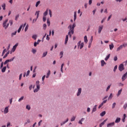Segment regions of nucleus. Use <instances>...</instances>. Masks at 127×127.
<instances>
[{
    "label": "nucleus",
    "instance_id": "f257e3e1",
    "mask_svg": "<svg viewBox=\"0 0 127 127\" xmlns=\"http://www.w3.org/2000/svg\"><path fill=\"white\" fill-rule=\"evenodd\" d=\"M75 27H76V24L75 23H73L72 25H69L68 27V29H69L68 35H69L70 38L72 37V34H74V28H75Z\"/></svg>",
    "mask_w": 127,
    "mask_h": 127
},
{
    "label": "nucleus",
    "instance_id": "f03ea898",
    "mask_svg": "<svg viewBox=\"0 0 127 127\" xmlns=\"http://www.w3.org/2000/svg\"><path fill=\"white\" fill-rule=\"evenodd\" d=\"M7 21H8V19H6L2 24V26L4 28V29H6L9 26V24L8 23Z\"/></svg>",
    "mask_w": 127,
    "mask_h": 127
},
{
    "label": "nucleus",
    "instance_id": "7ed1b4c3",
    "mask_svg": "<svg viewBox=\"0 0 127 127\" xmlns=\"http://www.w3.org/2000/svg\"><path fill=\"white\" fill-rule=\"evenodd\" d=\"M119 70L120 72H122L123 70H125V66H124V64H121L119 66Z\"/></svg>",
    "mask_w": 127,
    "mask_h": 127
},
{
    "label": "nucleus",
    "instance_id": "20e7f679",
    "mask_svg": "<svg viewBox=\"0 0 127 127\" xmlns=\"http://www.w3.org/2000/svg\"><path fill=\"white\" fill-rule=\"evenodd\" d=\"M78 47H80V49H82L84 47V43H81V41H80L77 44Z\"/></svg>",
    "mask_w": 127,
    "mask_h": 127
},
{
    "label": "nucleus",
    "instance_id": "39448f33",
    "mask_svg": "<svg viewBox=\"0 0 127 127\" xmlns=\"http://www.w3.org/2000/svg\"><path fill=\"white\" fill-rule=\"evenodd\" d=\"M127 72L122 76V79L123 82H124V81H125V80L127 79Z\"/></svg>",
    "mask_w": 127,
    "mask_h": 127
},
{
    "label": "nucleus",
    "instance_id": "423d86ee",
    "mask_svg": "<svg viewBox=\"0 0 127 127\" xmlns=\"http://www.w3.org/2000/svg\"><path fill=\"white\" fill-rule=\"evenodd\" d=\"M104 27V26L101 25L98 28V33H101L102 32V30H103V28Z\"/></svg>",
    "mask_w": 127,
    "mask_h": 127
},
{
    "label": "nucleus",
    "instance_id": "0eeeda50",
    "mask_svg": "<svg viewBox=\"0 0 127 127\" xmlns=\"http://www.w3.org/2000/svg\"><path fill=\"white\" fill-rule=\"evenodd\" d=\"M115 126V122L109 123L107 125V127H113Z\"/></svg>",
    "mask_w": 127,
    "mask_h": 127
},
{
    "label": "nucleus",
    "instance_id": "6e6552de",
    "mask_svg": "<svg viewBox=\"0 0 127 127\" xmlns=\"http://www.w3.org/2000/svg\"><path fill=\"white\" fill-rule=\"evenodd\" d=\"M8 113V107H6L5 108L4 110V114H7Z\"/></svg>",
    "mask_w": 127,
    "mask_h": 127
},
{
    "label": "nucleus",
    "instance_id": "1a4fd4ad",
    "mask_svg": "<svg viewBox=\"0 0 127 127\" xmlns=\"http://www.w3.org/2000/svg\"><path fill=\"white\" fill-rule=\"evenodd\" d=\"M81 92H82V88H79L77 94V96H80V95H81Z\"/></svg>",
    "mask_w": 127,
    "mask_h": 127
},
{
    "label": "nucleus",
    "instance_id": "9d476101",
    "mask_svg": "<svg viewBox=\"0 0 127 127\" xmlns=\"http://www.w3.org/2000/svg\"><path fill=\"white\" fill-rule=\"evenodd\" d=\"M109 47H110V50H113V49H114V47H115V46H114V44L111 43V45H109Z\"/></svg>",
    "mask_w": 127,
    "mask_h": 127
},
{
    "label": "nucleus",
    "instance_id": "9b49d317",
    "mask_svg": "<svg viewBox=\"0 0 127 127\" xmlns=\"http://www.w3.org/2000/svg\"><path fill=\"white\" fill-rule=\"evenodd\" d=\"M76 19H77V12L75 11L74 12V19H73L74 21H75Z\"/></svg>",
    "mask_w": 127,
    "mask_h": 127
},
{
    "label": "nucleus",
    "instance_id": "f8f14e48",
    "mask_svg": "<svg viewBox=\"0 0 127 127\" xmlns=\"http://www.w3.org/2000/svg\"><path fill=\"white\" fill-rule=\"evenodd\" d=\"M106 122H107V120H104L101 124H100L99 127H103V125L106 124Z\"/></svg>",
    "mask_w": 127,
    "mask_h": 127
},
{
    "label": "nucleus",
    "instance_id": "ddd939ff",
    "mask_svg": "<svg viewBox=\"0 0 127 127\" xmlns=\"http://www.w3.org/2000/svg\"><path fill=\"white\" fill-rule=\"evenodd\" d=\"M49 10V9H46V11L43 14L44 16H46V15H47V14H48Z\"/></svg>",
    "mask_w": 127,
    "mask_h": 127
},
{
    "label": "nucleus",
    "instance_id": "4468645a",
    "mask_svg": "<svg viewBox=\"0 0 127 127\" xmlns=\"http://www.w3.org/2000/svg\"><path fill=\"white\" fill-rule=\"evenodd\" d=\"M17 46H18V44H16L12 48V50H13V51H15V49H16V47H17Z\"/></svg>",
    "mask_w": 127,
    "mask_h": 127
},
{
    "label": "nucleus",
    "instance_id": "2eb2a0df",
    "mask_svg": "<svg viewBox=\"0 0 127 127\" xmlns=\"http://www.w3.org/2000/svg\"><path fill=\"white\" fill-rule=\"evenodd\" d=\"M120 122H121L120 118H117L115 121L116 124H118V123H120Z\"/></svg>",
    "mask_w": 127,
    "mask_h": 127
},
{
    "label": "nucleus",
    "instance_id": "dca6fc26",
    "mask_svg": "<svg viewBox=\"0 0 127 127\" xmlns=\"http://www.w3.org/2000/svg\"><path fill=\"white\" fill-rule=\"evenodd\" d=\"M123 46H122V45L119 47L117 49V52H119V51H120V50H121V49H123Z\"/></svg>",
    "mask_w": 127,
    "mask_h": 127
},
{
    "label": "nucleus",
    "instance_id": "f3484780",
    "mask_svg": "<svg viewBox=\"0 0 127 127\" xmlns=\"http://www.w3.org/2000/svg\"><path fill=\"white\" fill-rule=\"evenodd\" d=\"M97 111V105L94 106L92 109V113H94Z\"/></svg>",
    "mask_w": 127,
    "mask_h": 127
},
{
    "label": "nucleus",
    "instance_id": "a211bd4d",
    "mask_svg": "<svg viewBox=\"0 0 127 127\" xmlns=\"http://www.w3.org/2000/svg\"><path fill=\"white\" fill-rule=\"evenodd\" d=\"M5 70H6V66H4L1 69V72L2 73H4L5 72Z\"/></svg>",
    "mask_w": 127,
    "mask_h": 127
},
{
    "label": "nucleus",
    "instance_id": "6ab92c4d",
    "mask_svg": "<svg viewBox=\"0 0 127 127\" xmlns=\"http://www.w3.org/2000/svg\"><path fill=\"white\" fill-rule=\"evenodd\" d=\"M23 27V25H21L20 27L19 28L18 30V33H19V32H20V31H21V29L22 28V27Z\"/></svg>",
    "mask_w": 127,
    "mask_h": 127
},
{
    "label": "nucleus",
    "instance_id": "aec40b11",
    "mask_svg": "<svg viewBox=\"0 0 127 127\" xmlns=\"http://www.w3.org/2000/svg\"><path fill=\"white\" fill-rule=\"evenodd\" d=\"M111 56V54H109L105 59V61H108L109 60V58H110Z\"/></svg>",
    "mask_w": 127,
    "mask_h": 127
},
{
    "label": "nucleus",
    "instance_id": "412c9836",
    "mask_svg": "<svg viewBox=\"0 0 127 127\" xmlns=\"http://www.w3.org/2000/svg\"><path fill=\"white\" fill-rule=\"evenodd\" d=\"M126 118H127V115L126 114H124L123 118L122 119L123 123H125V120H126Z\"/></svg>",
    "mask_w": 127,
    "mask_h": 127
},
{
    "label": "nucleus",
    "instance_id": "4be33fe9",
    "mask_svg": "<svg viewBox=\"0 0 127 127\" xmlns=\"http://www.w3.org/2000/svg\"><path fill=\"white\" fill-rule=\"evenodd\" d=\"M1 7H2L3 10H5V3H3L1 5Z\"/></svg>",
    "mask_w": 127,
    "mask_h": 127
},
{
    "label": "nucleus",
    "instance_id": "5701e85b",
    "mask_svg": "<svg viewBox=\"0 0 127 127\" xmlns=\"http://www.w3.org/2000/svg\"><path fill=\"white\" fill-rule=\"evenodd\" d=\"M106 115V111H103L100 114L101 117H104Z\"/></svg>",
    "mask_w": 127,
    "mask_h": 127
},
{
    "label": "nucleus",
    "instance_id": "b1692460",
    "mask_svg": "<svg viewBox=\"0 0 127 127\" xmlns=\"http://www.w3.org/2000/svg\"><path fill=\"white\" fill-rule=\"evenodd\" d=\"M68 121H69V119L67 118V119L63 123H61V126H63L64 125H65V124H66V123H67V122H68Z\"/></svg>",
    "mask_w": 127,
    "mask_h": 127
},
{
    "label": "nucleus",
    "instance_id": "393cba45",
    "mask_svg": "<svg viewBox=\"0 0 127 127\" xmlns=\"http://www.w3.org/2000/svg\"><path fill=\"white\" fill-rule=\"evenodd\" d=\"M68 35H67L66 36V38H65V42H64V44H67V42H68Z\"/></svg>",
    "mask_w": 127,
    "mask_h": 127
},
{
    "label": "nucleus",
    "instance_id": "a878e982",
    "mask_svg": "<svg viewBox=\"0 0 127 127\" xmlns=\"http://www.w3.org/2000/svg\"><path fill=\"white\" fill-rule=\"evenodd\" d=\"M39 12H40V11H38L36 12L35 15H37V18H38V17L39 16Z\"/></svg>",
    "mask_w": 127,
    "mask_h": 127
},
{
    "label": "nucleus",
    "instance_id": "bb28decb",
    "mask_svg": "<svg viewBox=\"0 0 127 127\" xmlns=\"http://www.w3.org/2000/svg\"><path fill=\"white\" fill-rule=\"evenodd\" d=\"M105 64H106V62H105V61L104 60L101 61V66L102 67L104 66V65H105Z\"/></svg>",
    "mask_w": 127,
    "mask_h": 127
},
{
    "label": "nucleus",
    "instance_id": "cd10ccee",
    "mask_svg": "<svg viewBox=\"0 0 127 127\" xmlns=\"http://www.w3.org/2000/svg\"><path fill=\"white\" fill-rule=\"evenodd\" d=\"M84 38V42L85 43H87V42H88V39L87 38V36H85Z\"/></svg>",
    "mask_w": 127,
    "mask_h": 127
},
{
    "label": "nucleus",
    "instance_id": "c85d7f7f",
    "mask_svg": "<svg viewBox=\"0 0 127 127\" xmlns=\"http://www.w3.org/2000/svg\"><path fill=\"white\" fill-rule=\"evenodd\" d=\"M122 89L119 90L118 94H117V97H119V96H120L121 94H122Z\"/></svg>",
    "mask_w": 127,
    "mask_h": 127
},
{
    "label": "nucleus",
    "instance_id": "c756f323",
    "mask_svg": "<svg viewBox=\"0 0 127 127\" xmlns=\"http://www.w3.org/2000/svg\"><path fill=\"white\" fill-rule=\"evenodd\" d=\"M32 38H33L34 40H36V38H37V35H34L32 36Z\"/></svg>",
    "mask_w": 127,
    "mask_h": 127
},
{
    "label": "nucleus",
    "instance_id": "7c9ffc66",
    "mask_svg": "<svg viewBox=\"0 0 127 127\" xmlns=\"http://www.w3.org/2000/svg\"><path fill=\"white\" fill-rule=\"evenodd\" d=\"M26 109L27 110H28V111H30V109H31V108L30 107V105H27L26 106Z\"/></svg>",
    "mask_w": 127,
    "mask_h": 127
},
{
    "label": "nucleus",
    "instance_id": "2f4dec72",
    "mask_svg": "<svg viewBox=\"0 0 127 127\" xmlns=\"http://www.w3.org/2000/svg\"><path fill=\"white\" fill-rule=\"evenodd\" d=\"M40 4V0L38 1L36 3V7H37L38 5Z\"/></svg>",
    "mask_w": 127,
    "mask_h": 127
},
{
    "label": "nucleus",
    "instance_id": "473e14b6",
    "mask_svg": "<svg viewBox=\"0 0 127 127\" xmlns=\"http://www.w3.org/2000/svg\"><path fill=\"white\" fill-rule=\"evenodd\" d=\"M112 98H113V93H111L108 98V100H111Z\"/></svg>",
    "mask_w": 127,
    "mask_h": 127
},
{
    "label": "nucleus",
    "instance_id": "72a5a7b5",
    "mask_svg": "<svg viewBox=\"0 0 127 127\" xmlns=\"http://www.w3.org/2000/svg\"><path fill=\"white\" fill-rule=\"evenodd\" d=\"M75 119H76V117L73 116L72 118H71L70 121L71 122H74V121H75Z\"/></svg>",
    "mask_w": 127,
    "mask_h": 127
},
{
    "label": "nucleus",
    "instance_id": "f704fd0d",
    "mask_svg": "<svg viewBox=\"0 0 127 127\" xmlns=\"http://www.w3.org/2000/svg\"><path fill=\"white\" fill-rule=\"evenodd\" d=\"M14 60V57L9 60H7V61L8 62H11V61H13Z\"/></svg>",
    "mask_w": 127,
    "mask_h": 127
},
{
    "label": "nucleus",
    "instance_id": "c9c22d12",
    "mask_svg": "<svg viewBox=\"0 0 127 127\" xmlns=\"http://www.w3.org/2000/svg\"><path fill=\"white\" fill-rule=\"evenodd\" d=\"M5 52H6V49H4L3 50L2 53V56H3V55H4V53H5Z\"/></svg>",
    "mask_w": 127,
    "mask_h": 127
},
{
    "label": "nucleus",
    "instance_id": "e433bc0d",
    "mask_svg": "<svg viewBox=\"0 0 127 127\" xmlns=\"http://www.w3.org/2000/svg\"><path fill=\"white\" fill-rule=\"evenodd\" d=\"M47 53H48V52H46L45 53H43L42 57H45V56H46V55H47Z\"/></svg>",
    "mask_w": 127,
    "mask_h": 127
},
{
    "label": "nucleus",
    "instance_id": "4c0bfd02",
    "mask_svg": "<svg viewBox=\"0 0 127 127\" xmlns=\"http://www.w3.org/2000/svg\"><path fill=\"white\" fill-rule=\"evenodd\" d=\"M63 66H64V64H63L61 65V71L62 73H63Z\"/></svg>",
    "mask_w": 127,
    "mask_h": 127
},
{
    "label": "nucleus",
    "instance_id": "58836bf2",
    "mask_svg": "<svg viewBox=\"0 0 127 127\" xmlns=\"http://www.w3.org/2000/svg\"><path fill=\"white\" fill-rule=\"evenodd\" d=\"M63 66H64V64H63L61 65V71L62 73H63Z\"/></svg>",
    "mask_w": 127,
    "mask_h": 127
},
{
    "label": "nucleus",
    "instance_id": "ea45409f",
    "mask_svg": "<svg viewBox=\"0 0 127 127\" xmlns=\"http://www.w3.org/2000/svg\"><path fill=\"white\" fill-rule=\"evenodd\" d=\"M49 14L50 15V17H52V12L51 11V10L49 9Z\"/></svg>",
    "mask_w": 127,
    "mask_h": 127
},
{
    "label": "nucleus",
    "instance_id": "a19ab883",
    "mask_svg": "<svg viewBox=\"0 0 127 127\" xmlns=\"http://www.w3.org/2000/svg\"><path fill=\"white\" fill-rule=\"evenodd\" d=\"M23 98H24V97L23 96H22L21 98H20L18 100V102H21V101L23 100Z\"/></svg>",
    "mask_w": 127,
    "mask_h": 127
},
{
    "label": "nucleus",
    "instance_id": "79ce46f5",
    "mask_svg": "<svg viewBox=\"0 0 127 127\" xmlns=\"http://www.w3.org/2000/svg\"><path fill=\"white\" fill-rule=\"evenodd\" d=\"M43 26L44 30H45V29H46V27H47V25H46V24H44Z\"/></svg>",
    "mask_w": 127,
    "mask_h": 127
},
{
    "label": "nucleus",
    "instance_id": "37998d69",
    "mask_svg": "<svg viewBox=\"0 0 127 127\" xmlns=\"http://www.w3.org/2000/svg\"><path fill=\"white\" fill-rule=\"evenodd\" d=\"M46 77V75H45L43 76L42 78L43 82H44V80H45Z\"/></svg>",
    "mask_w": 127,
    "mask_h": 127
},
{
    "label": "nucleus",
    "instance_id": "c03bdc74",
    "mask_svg": "<svg viewBox=\"0 0 127 127\" xmlns=\"http://www.w3.org/2000/svg\"><path fill=\"white\" fill-rule=\"evenodd\" d=\"M123 107H124V109L126 110V109H127V103H125Z\"/></svg>",
    "mask_w": 127,
    "mask_h": 127
},
{
    "label": "nucleus",
    "instance_id": "a18cd8bd",
    "mask_svg": "<svg viewBox=\"0 0 127 127\" xmlns=\"http://www.w3.org/2000/svg\"><path fill=\"white\" fill-rule=\"evenodd\" d=\"M32 52H33V54H35L36 53V50L35 49H33L32 50Z\"/></svg>",
    "mask_w": 127,
    "mask_h": 127
},
{
    "label": "nucleus",
    "instance_id": "49530a36",
    "mask_svg": "<svg viewBox=\"0 0 127 127\" xmlns=\"http://www.w3.org/2000/svg\"><path fill=\"white\" fill-rule=\"evenodd\" d=\"M29 123H30V120L29 119H28V120H27V122H26V123H25V125H26V124H29Z\"/></svg>",
    "mask_w": 127,
    "mask_h": 127
},
{
    "label": "nucleus",
    "instance_id": "de8ad7c7",
    "mask_svg": "<svg viewBox=\"0 0 127 127\" xmlns=\"http://www.w3.org/2000/svg\"><path fill=\"white\" fill-rule=\"evenodd\" d=\"M38 91H39V89L36 88L35 89H34V93H37V92H38Z\"/></svg>",
    "mask_w": 127,
    "mask_h": 127
},
{
    "label": "nucleus",
    "instance_id": "09e8293b",
    "mask_svg": "<svg viewBox=\"0 0 127 127\" xmlns=\"http://www.w3.org/2000/svg\"><path fill=\"white\" fill-rule=\"evenodd\" d=\"M17 32L16 31L14 32V33H12L11 34V36H13V35H16Z\"/></svg>",
    "mask_w": 127,
    "mask_h": 127
},
{
    "label": "nucleus",
    "instance_id": "8fccbe9b",
    "mask_svg": "<svg viewBox=\"0 0 127 127\" xmlns=\"http://www.w3.org/2000/svg\"><path fill=\"white\" fill-rule=\"evenodd\" d=\"M27 29H28V25L26 26V27L25 28V32H26V31H27Z\"/></svg>",
    "mask_w": 127,
    "mask_h": 127
},
{
    "label": "nucleus",
    "instance_id": "3c124183",
    "mask_svg": "<svg viewBox=\"0 0 127 127\" xmlns=\"http://www.w3.org/2000/svg\"><path fill=\"white\" fill-rule=\"evenodd\" d=\"M117 68H118V65H116V66L114 67V72H116V70H117Z\"/></svg>",
    "mask_w": 127,
    "mask_h": 127
},
{
    "label": "nucleus",
    "instance_id": "603ef678",
    "mask_svg": "<svg viewBox=\"0 0 127 127\" xmlns=\"http://www.w3.org/2000/svg\"><path fill=\"white\" fill-rule=\"evenodd\" d=\"M43 20L45 22V21H46V16H43Z\"/></svg>",
    "mask_w": 127,
    "mask_h": 127
},
{
    "label": "nucleus",
    "instance_id": "864d4df0",
    "mask_svg": "<svg viewBox=\"0 0 127 127\" xmlns=\"http://www.w3.org/2000/svg\"><path fill=\"white\" fill-rule=\"evenodd\" d=\"M110 88H111V85H109L106 89V91L108 92V91H109V90H110Z\"/></svg>",
    "mask_w": 127,
    "mask_h": 127
},
{
    "label": "nucleus",
    "instance_id": "5fc2aeb1",
    "mask_svg": "<svg viewBox=\"0 0 127 127\" xmlns=\"http://www.w3.org/2000/svg\"><path fill=\"white\" fill-rule=\"evenodd\" d=\"M104 106V104L103 103H101L98 107V109H100V108H102Z\"/></svg>",
    "mask_w": 127,
    "mask_h": 127
},
{
    "label": "nucleus",
    "instance_id": "6e6d98bb",
    "mask_svg": "<svg viewBox=\"0 0 127 127\" xmlns=\"http://www.w3.org/2000/svg\"><path fill=\"white\" fill-rule=\"evenodd\" d=\"M115 107H116V103H114L112 105V109H115Z\"/></svg>",
    "mask_w": 127,
    "mask_h": 127
},
{
    "label": "nucleus",
    "instance_id": "4d7b16f0",
    "mask_svg": "<svg viewBox=\"0 0 127 127\" xmlns=\"http://www.w3.org/2000/svg\"><path fill=\"white\" fill-rule=\"evenodd\" d=\"M119 87H123L124 86V84H123L122 83H120L119 84Z\"/></svg>",
    "mask_w": 127,
    "mask_h": 127
},
{
    "label": "nucleus",
    "instance_id": "13d9d810",
    "mask_svg": "<svg viewBox=\"0 0 127 127\" xmlns=\"http://www.w3.org/2000/svg\"><path fill=\"white\" fill-rule=\"evenodd\" d=\"M63 52H61L60 55H62V56L60 57V58H62V57H63Z\"/></svg>",
    "mask_w": 127,
    "mask_h": 127
},
{
    "label": "nucleus",
    "instance_id": "bf43d9fd",
    "mask_svg": "<svg viewBox=\"0 0 127 127\" xmlns=\"http://www.w3.org/2000/svg\"><path fill=\"white\" fill-rule=\"evenodd\" d=\"M22 77V73H21V74L19 75V80H21Z\"/></svg>",
    "mask_w": 127,
    "mask_h": 127
},
{
    "label": "nucleus",
    "instance_id": "052dcab7",
    "mask_svg": "<svg viewBox=\"0 0 127 127\" xmlns=\"http://www.w3.org/2000/svg\"><path fill=\"white\" fill-rule=\"evenodd\" d=\"M111 18H112V15H110L109 17L107 19V21H109L110 20V19H111Z\"/></svg>",
    "mask_w": 127,
    "mask_h": 127
},
{
    "label": "nucleus",
    "instance_id": "680f3d73",
    "mask_svg": "<svg viewBox=\"0 0 127 127\" xmlns=\"http://www.w3.org/2000/svg\"><path fill=\"white\" fill-rule=\"evenodd\" d=\"M30 73V70H28L27 72V74H26V76L27 77V76L29 75V73Z\"/></svg>",
    "mask_w": 127,
    "mask_h": 127
},
{
    "label": "nucleus",
    "instance_id": "e2e57ef3",
    "mask_svg": "<svg viewBox=\"0 0 127 127\" xmlns=\"http://www.w3.org/2000/svg\"><path fill=\"white\" fill-rule=\"evenodd\" d=\"M47 23H48V26H50V21H49V19H47Z\"/></svg>",
    "mask_w": 127,
    "mask_h": 127
},
{
    "label": "nucleus",
    "instance_id": "0e129e2a",
    "mask_svg": "<svg viewBox=\"0 0 127 127\" xmlns=\"http://www.w3.org/2000/svg\"><path fill=\"white\" fill-rule=\"evenodd\" d=\"M19 17V14L17 15L15 17V20H17V18H18Z\"/></svg>",
    "mask_w": 127,
    "mask_h": 127
},
{
    "label": "nucleus",
    "instance_id": "69168bd1",
    "mask_svg": "<svg viewBox=\"0 0 127 127\" xmlns=\"http://www.w3.org/2000/svg\"><path fill=\"white\" fill-rule=\"evenodd\" d=\"M49 39H50V38H49V35H47L46 37V40H49Z\"/></svg>",
    "mask_w": 127,
    "mask_h": 127
},
{
    "label": "nucleus",
    "instance_id": "338daca9",
    "mask_svg": "<svg viewBox=\"0 0 127 127\" xmlns=\"http://www.w3.org/2000/svg\"><path fill=\"white\" fill-rule=\"evenodd\" d=\"M123 47H126V46H127V44H124L123 45H121Z\"/></svg>",
    "mask_w": 127,
    "mask_h": 127
},
{
    "label": "nucleus",
    "instance_id": "774afa93",
    "mask_svg": "<svg viewBox=\"0 0 127 127\" xmlns=\"http://www.w3.org/2000/svg\"><path fill=\"white\" fill-rule=\"evenodd\" d=\"M9 23L10 25H12L13 22L12 20H9Z\"/></svg>",
    "mask_w": 127,
    "mask_h": 127
}]
</instances>
